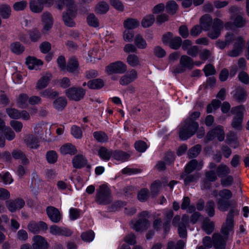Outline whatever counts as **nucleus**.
<instances>
[{
  "mask_svg": "<svg viewBox=\"0 0 249 249\" xmlns=\"http://www.w3.org/2000/svg\"><path fill=\"white\" fill-rule=\"evenodd\" d=\"M10 124L17 132H20L23 127L22 123L18 121H11L10 122Z\"/></svg>",
  "mask_w": 249,
  "mask_h": 249,
  "instance_id": "62",
  "label": "nucleus"
},
{
  "mask_svg": "<svg viewBox=\"0 0 249 249\" xmlns=\"http://www.w3.org/2000/svg\"><path fill=\"white\" fill-rule=\"evenodd\" d=\"M137 78V71L134 70H132L121 77L120 83L122 85H126L134 81Z\"/></svg>",
  "mask_w": 249,
  "mask_h": 249,
  "instance_id": "15",
  "label": "nucleus"
},
{
  "mask_svg": "<svg viewBox=\"0 0 249 249\" xmlns=\"http://www.w3.org/2000/svg\"><path fill=\"white\" fill-rule=\"evenodd\" d=\"M228 239V234H213V244L214 249H225Z\"/></svg>",
  "mask_w": 249,
  "mask_h": 249,
  "instance_id": "10",
  "label": "nucleus"
},
{
  "mask_svg": "<svg viewBox=\"0 0 249 249\" xmlns=\"http://www.w3.org/2000/svg\"><path fill=\"white\" fill-rule=\"evenodd\" d=\"M39 94L42 97L49 99H53L59 95L57 91L50 88L41 91Z\"/></svg>",
  "mask_w": 249,
  "mask_h": 249,
  "instance_id": "34",
  "label": "nucleus"
},
{
  "mask_svg": "<svg viewBox=\"0 0 249 249\" xmlns=\"http://www.w3.org/2000/svg\"><path fill=\"white\" fill-rule=\"evenodd\" d=\"M221 102L217 100L214 99L211 104L208 105L207 107V112L208 113H211L213 111L217 109L220 105Z\"/></svg>",
  "mask_w": 249,
  "mask_h": 249,
  "instance_id": "49",
  "label": "nucleus"
},
{
  "mask_svg": "<svg viewBox=\"0 0 249 249\" xmlns=\"http://www.w3.org/2000/svg\"><path fill=\"white\" fill-rule=\"evenodd\" d=\"M27 5V2L25 0H22L15 2L13 4V9L16 11L23 10Z\"/></svg>",
  "mask_w": 249,
  "mask_h": 249,
  "instance_id": "54",
  "label": "nucleus"
},
{
  "mask_svg": "<svg viewBox=\"0 0 249 249\" xmlns=\"http://www.w3.org/2000/svg\"><path fill=\"white\" fill-rule=\"evenodd\" d=\"M114 152L107 149L105 147H102L98 150V155L102 160L106 161L108 160L111 156H113Z\"/></svg>",
  "mask_w": 249,
  "mask_h": 249,
  "instance_id": "27",
  "label": "nucleus"
},
{
  "mask_svg": "<svg viewBox=\"0 0 249 249\" xmlns=\"http://www.w3.org/2000/svg\"><path fill=\"white\" fill-rule=\"evenodd\" d=\"M28 102H29V98L25 93L20 94L16 99V104L20 108L27 107L28 106Z\"/></svg>",
  "mask_w": 249,
  "mask_h": 249,
  "instance_id": "22",
  "label": "nucleus"
},
{
  "mask_svg": "<svg viewBox=\"0 0 249 249\" xmlns=\"http://www.w3.org/2000/svg\"><path fill=\"white\" fill-rule=\"evenodd\" d=\"M200 112L195 111L179 127V136L182 140H186L192 136L198 128V124L195 120L200 116Z\"/></svg>",
  "mask_w": 249,
  "mask_h": 249,
  "instance_id": "1",
  "label": "nucleus"
},
{
  "mask_svg": "<svg viewBox=\"0 0 249 249\" xmlns=\"http://www.w3.org/2000/svg\"><path fill=\"white\" fill-rule=\"evenodd\" d=\"M11 12V7L7 4L0 6V15L3 18L6 19L10 17Z\"/></svg>",
  "mask_w": 249,
  "mask_h": 249,
  "instance_id": "37",
  "label": "nucleus"
},
{
  "mask_svg": "<svg viewBox=\"0 0 249 249\" xmlns=\"http://www.w3.org/2000/svg\"><path fill=\"white\" fill-rule=\"evenodd\" d=\"M80 216V211L77 209L71 208L69 210V217L71 220L78 219Z\"/></svg>",
  "mask_w": 249,
  "mask_h": 249,
  "instance_id": "58",
  "label": "nucleus"
},
{
  "mask_svg": "<svg viewBox=\"0 0 249 249\" xmlns=\"http://www.w3.org/2000/svg\"><path fill=\"white\" fill-rule=\"evenodd\" d=\"M26 146L30 149H37L38 147L37 139L32 134L27 135L24 140Z\"/></svg>",
  "mask_w": 249,
  "mask_h": 249,
  "instance_id": "18",
  "label": "nucleus"
},
{
  "mask_svg": "<svg viewBox=\"0 0 249 249\" xmlns=\"http://www.w3.org/2000/svg\"><path fill=\"white\" fill-rule=\"evenodd\" d=\"M60 151L62 154L73 155L76 153V149L75 146L71 144L67 143L62 146L60 149Z\"/></svg>",
  "mask_w": 249,
  "mask_h": 249,
  "instance_id": "30",
  "label": "nucleus"
},
{
  "mask_svg": "<svg viewBox=\"0 0 249 249\" xmlns=\"http://www.w3.org/2000/svg\"><path fill=\"white\" fill-rule=\"evenodd\" d=\"M180 66L176 69V71L178 73L183 72L185 69H191L194 65L192 59L187 55H182L180 59Z\"/></svg>",
  "mask_w": 249,
  "mask_h": 249,
  "instance_id": "11",
  "label": "nucleus"
},
{
  "mask_svg": "<svg viewBox=\"0 0 249 249\" xmlns=\"http://www.w3.org/2000/svg\"><path fill=\"white\" fill-rule=\"evenodd\" d=\"M134 43L136 47L139 49H145L147 46L146 40L140 34H137L135 36Z\"/></svg>",
  "mask_w": 249,
  "mask_h": 249,
  "instance_id": "26",
  "label": "nucleus"
},
{
  "mask_svg": "<svg viewBox=\"0 0 249 249\" xmlns=\"http://www.w3.org/2000/svg\"><path fill=\"white\" fill-rule=\"evenodd\" d=\"M67 104V100L64 97H59L53 102V107L57 110L63 109Z\"/></svg>",
  "mask_w": 249,
  "mask_h": 249,
  "instance_id": "29",
  "label": "nucleus"
},
{
  "mask_svg": "<svg viewBox=\"0 0 249 249\" xmlns=\"http://www.w3.org/2000/svg\"><path fill=\"white\" fill-rule=\"evenodd\" d=\"M78 70V63L77 60L74 57L69 59L67 65L66 71L74 73L77 72Z\"/></svg>",
  "mask_w": 249,
  "mask_h": 249,
  "instance_id": "23",
  "label": "nucleus"
},
{
  "mask_svg": "<svg viewBox=\"0 0 249 249\" xmlns=\"http://www.w3.org/2000/svg\"><path fill=\"white\" fill-rule=\"evenodd\" d=\"M217 136L219 141H222L225 138L224 132L221 126H217L214 129L210 131L206 136V139L208 141L212 140Z\"/></svg>",
  "mask_w": 249,
  "mask_h": 249,
  "instance_id": "12",
  "label": "nucleus"
},
{
  "mask_svg": "<svg viewBox=\"0 0 249 249\" xmlns=\"http://www.w3.org/2000/svg\"><path fill=\"white\" fill-rule=\"evenodd\" d=\"M126 62L127 64L132 67L140 66L142 63L139 56L135 54L128 55L126 58Z\"/></svg>",
  "mask_w": 249,
  "mask_h": 249,
  "instance_id": "25",
  "label": "nucleus"
},
{
  "mask_svg": "<svg viewBox=\"0 0 249 249\" xmlns=\"http://www.w3.org/2000/svg\"><path fill=\"white\" fill-rule=\"evenodd\" d=\"M244 43V40L241 37L237 38L235 43V48L229 53V55L231 56H237L241 51L242 46Z\"/></svg>",
  "mask_w": 249,
  "mask_h": 249,
  "instance_id": "20",
  "label": "nucleus"
},
{
  "mask_svg": "<svg viewBox=\"0 0 249 249\" xmlns=\"http://www.w3.org/2000/svg\"><path fill=\"white\" fill-rule=\"evenodd\" d=\"M238 211L234 209H231L227 216L225 223L223 224L222 227L223 233H229L233 231L234 220L233 216L234 214H238Z\"/></svg>",
  "mask_w": 249,
  "mask_h": 249,
  "instance_id": "7",
  "label": "nucleus"
},
{
  "mask_svg": "<svg viewBox=\"0 0 249 249\" xmlns=\"http://www.w3.org/2000/svg\"><path fill=\"white\" fill-rule=\"evenodd\" d=\"M0 179L5 184H10L13 182V179L8 172L4 173L3 175L0 174Z\"/></svg>",
  "mask_w": 249,
  "mask_h": 249,
  "instance_id": "60",
  "label": "nucleus"
},
{
  "mask_svg": "<svg viewBox=\"0 0 249 249\" xmlns=\"http://www.w3.org/2000/svg\"><path fill=\"white\" fill-rule=\"evenodd\" d=\"M73 167L77 168H81L87 163V160L82 155H77L72 160Z\"/></svg>",
  "mask_w": 249,
  "mask_h": 249,
  "instance_id": "32",
  "label": "nucleus"
},
{
  "mask_svg": "<svg viewBox=\"0 0 249 249\" xmlns=\"http://www.w3.org/2000/svg\"><path fill=\"white\" fill-rule=\"evenodd\" d=\"M212 195L217 197L216 203L217 208L221 211L225 212L230 206V202L228 201L232 196V192L228 189H223L219 192L213 191Z\"/></svg>",
  "mask_w": 249,
  "mask_h": 249,
  "instance_id": "3",
  "label": "nucleus"
},
{
  "mask_svg": "<svg viewBox=\"0 0 249 249\" xmlns=\"http://www.w3.org/2000/svg\"><path fill=\"white\" fill-rule=\"evenodd\" d=\"M212 23V18L209 15H205L200 19V23L201 27L204 30H208Z\"/></svg>",
  "mask_w": 249,
  "mask_h": 249,
  "instance_id": "28",
  "label": "nucleus"
},
{
  "mask_svg": "<svg viewBox=\"0 0 249 249\" xmlns=\"http://www.w3.org/2000/svg\"><path fill=\"white\" fill-rule=\"evenodd\" d=\"M127 70L126 65L123 62L118 61L112 63L106 68V72L108 74L113 73H123Z\"/></svg>",
  "mask_w": 249,
  "mask_h": 249,
  "instance_id": "8",
  "label": "nucleus"
},
{
  "mask_svg": "<svg viewBox=\"0 0 249 249\" xmlns=\"http://www.w3.org/2000/svg\"><path fill=\"white\" fill-rule=\"evenodd\" d=\"M58 3V8L62 10L63 6H66V11L63 14L62 18L64 24L69 27L75 26L74 18L76 17L75 6L73 0H57Z\"/></svg>",
  "mask_w": 249,
  "mask_h": 249,
  "instance_id": "2",
  "label": "nucleus"
},
{
  "mask_svg": "<svg viewBox=\"0 0 249 249\" xmlns=\"http://www.w3.org/2000/svg\"><path fill=\"white\" fill-rule=\"evenodd\" d=\"M134 32L132 30L126 29L124 31L123 37L124 41L130 42L134 39Z\"/></svg>",
  "mask_w": 249,
  "mask_h": 249,
  "instance_id": "46",
  "label": "nucleus"
},
{
  "mask_svg": "<svg viewBox=\"0 0 249 249\" xmlns=\"http://www.w3.org/2000/svg\"><path fill=\"white\" fill-rule=\"evenodd\" d=\"M94 138L99 142H104L107 141L108 137L103 132H95L93 133Z\"/></svg>",
  "mask_w": 249,
  "mask_h": 249,
  "instance_id": "48",
  "label": "nucleus"
},
{
  "mask_svg": "<svg viewBox=\"0 0 249 249\" xmlns=\"http://www.w3.org/2000/svg\"><path fill=\"white\" fill-rule=\"evenodd\" d=\"M6 139L8 141H12L15 138V132L8 126H5L3 129Z\"/></svg>",
  "mask_w": 249,
  "mask_h": 249,
  "instance_id": "45",
  "label": "nucleus"
},
{
  "mask_svg": "<svg viewBox=\"0 0 249 249\" xmlns=\"http://www.w3.org/2000/svg\"><path fill=\"white\" fill-rule=\"evenodd\" d=\"M203 166V163L201 161L197 162L196 160H193L186 165L185 172L189 174L195 169L200 170Z\"/></svg>",
  "mask_w": 249,
  "mask_h": 249,
  "instance_id": "19",
  "label": "nucleus"
},
{
  "mask_svg": "<svg viewBox=\"0 0 249 249\" xmlns=\"http://www.w3.org/2000/svg\"><path fill=\"white\" fill-rule=\"evenodd\" d=\"M206 211L210 216H213L214 214V202L213 201H209L206 205Z\"/></svg>",
  "mask_w": 249,
  "mask_h": 249,
  "instance_id": "53",
  "label": "nucleus"
},
{
  "mask_svg": "<svg viewBox=\"0 0 249 249\" xmlns=\"http://www.w3.org/2000/svg\"><path fill=\"white\" fill-rule=\"evenodd\" d=\"M243 118L237 117V116H234L232 121L231 125L232 127L236 130H240L242 128V123Z\"/></svg>",
  "mask_w": 249,
  "mask_h": 249,
  "instance_id": "41",
  "label": "nucleus"
},
{
  "mask_svg": "<svg viewBox=\"0 0 249 249\" xmlns=\"http://www.w3.org/2000/svg\"><path fill=\"white\" fill-rule=\"evenodd\" d=\"M165 8L168 13L173 15L178 10V5L175 1L170 0L167 2Z\"/></svg>",
  "mask_w": 249,
  "mask_h": 249,
  "instance_id": "36",
  "label": "nucleus"
},
{
  "mask_svg": "<svg viewBox=\"0 0 249 249\" xmlns=\"http://www.w3.org/2000/svg\"><path fill=\"white\" fill-rule=\"evenodd\" d=\"M233 179L232 176H228L222 178L221 180V184L224 187L231 185L233 183Z\"/></svg>",
  "mask_w": 249,
  "mask_h": 249,
  "instance_id": "63",
  "label": "nucleus"
},
{
  "mask_svg": "<svg viewBox=\"0 0 249 249\" xmlns=\"http://www.w3.org/2000/svg\"><path fill=\"white\" fill-rule=\"evenodd\" d=\"M85 94V90L81 87H72L65 91L66 96L69 99L75 101H79L83 99Z\"/></svg>",
  "mask_w": 249,
  "mask_h": 249,
  "instance_id": "5",
  "label": "nucleus"
},
{
  "mask_svg": "<svg viewBox=\"0 0 249 249\" xmlns=\"http://www.w3.org/2000/svg\"><path fill=\"white\" fill-rule=\"evenodd\" d=\"M26 64L30 70H37L42 66L43 63L40 60L33 56H28L26 60Z\"/></svg>",
  "mask_w": 249,
  "mask_h": 249,
  "instance_id": "17",
  "label": "nucleus"
},
{
  "mask_svg": "<svg viewBox=\"0 0 249 249\" xmlns=\"http://www.w3.org/2000/svg\"><path fill=\"white\" fill-rule=\"evenodd\" d=\"M245 111V108L244 107L242 106H239L233 107L231 108V113L235 115V116H237V117H242L243 118V114Z\"/></svg>",
  "mask_w": 249,
  "mask_h": 249,
  "instance_id": "43",
  "label": "nucleus"
},
{
  "mask_svg": "<svg viewBox=\"0 0 249 249\" xmlns=\"http://www.w3.org/2000/svg\"><path fill=\"white\" fill-rule=\"evenodd\" d=\"M32 247L33 249H48L49 244L44 237L40 235H36L33 238Z\"/></svg>",
  "mask_w": 249,
  "mask_h": 249,
  "instance_id": "13",
  "label": "nucleus"
},
{
  "mask_svg": "<svg viewBox=\"0 0 249 249\" xmlns=\"http://www.w3.org/2000/svg\"><path fill=\"white\" fill-rule=\"evenodd\" d=\"M46 212L48 217L53 222L57 223L60 220L61 215L57 209L53 206H49L47 208Z\"/></svg>",
  "mask_w": 249,
  "mask_h": 249,
  "instance_id": "14",
  "label": "nucleus"
},
{
  "mask_svg": "<svg viewBox=\"0 0 249 249\" xmlns=\"http://www.w3.org/2000/svg\"><path fill=\"white\" fill-rule=\"evenodd\" d=\"M148 196V190L146 189H143L138 193V198L141 201H144L147 200Z\"/></svg>",
  "mask_w": 249,
  "mask_h": 249,
  "instance_id": "61",
  "label": "nucleus"
},
{
  "mask_svg": "<svg viewBox=\"0 0 249 249\" xmlns=\"http://www.w3.org/2000/svg\"><path fill=\"white\" fill-rule=\"evenodd\" d=\"M108 5L106 2L103 1L99 2L95 7L96 12L100 14L106 13L108 11Z\"/></svg>",
  "mask_w": 249,
  "mask_h": 249,
  "instance_id": "40",
  "label": "nucleus"
},
{
  "mask_svg": "<svg viewBox=\"0 0 249 249\" xmlns=\"http://www.w3.org/2000/svg\"><path fill=\"white\" fill-rule=\"evenodd\" d=\"M71 133L76 139H81L82 137V131L80 127L73 125L71 128Z\"/></svg>",
  "mask_w": 249,
  "mask_h": 249,
  "instance_id": "52",
  "label": "nucleus"
},
{
  "mask_svg": "<svg viewBox=\"0 0 249 249\" xmlns=\"http://www.w3.org/2000/svg\"><path fill=\"white\" fill-rule=\"evenodd\" d=\"M104 83L101 79H96L93 80H90L88 82V86L91 89H96L102 88Z\"/></svg>",
  "mask_w": 249,
  "mask_h": 249,
  "instance_id": "35",
  "label": "nucleus"
},
{
  "mask_svg": "<svg viewBox=\"0 0 249 249\" xmlns=\"http://www.w3.org/2000/svg\"><path fill=\"white\" fill-rule=\"evenodd\" d=\"M216 171L219 177H222L224 175L229 174L231 172V170L229 167H228L226 165L221 164L217 168Z\"/></svg>",
  "mask_w": 249,
  "mask_h": 249,
  "instance_id": "47",
  "label": "nucleus"
},
{
  "mask_svg": "<svg viewBox=\"0 0 249 249\" xmlns=\"http://www.w3.org/2000/svg\"><path fill=\"white\" fill-rule=\"evenodd\" d=\"M96 201L99 204H107L111 200L110 191L106 185H102L97 191Z\"/></svg>",
  "mask_w": 249,
  "mask_h": 249,
  "instance_id": "4",
  "label": "nucleus"
},
{
  "mask_svg": "<svg viewBox=\"0 0 249 249\" xmlns=\"http://www.w3.org/2000/svg\"><path fill=\"white\" fill-rule=\"evenodd\" d=\"M12 52L16 54H20L24 51V47L19 42L12 43L10 46Z\"/></svg>",
  "mask_w": 249,
  "mask_h": 249,
  "instance_id": "42",
  "label": "nucleus"
},
{
  "mask_svg": "<svg viewBox=\"0 0 249 249\" xmlns=\"http://www.w3.org/2000/svg\"><path fill=\"white\" fill-rule=\"evenodd\" d=\"M50 80V77L49 75H45L41 77L36 83V89L39 90L47 87L49 83Z\"/></svg>",
  "mask_w": 249,
  "mask_h": 249,
  "instance_id": "31",
  "label": "nucleus"
},
{
  "mask_svg": "<svg viewBox=\"0 0 249 249\" xmlns=\"http://www.w3.org/2000/svg\"><path fill=\"white\" fill-rule=\"evenodd\" d=\"M147 215L148 213L146 212H142L140 214V219L135 222H132L131 227L137 232L142 231L147 229L149 226V223L146 218Z\"/></svg>",
  "mask_w": 249,
  "mask_h": 249,
  "instance_id": "6",
  "label": "nucleus"
},
{
  "mask_svg": "<svg viewBox=\"0 0 249 249\" xmlns=\"http://www.w3.org/2000/svg\"><path fill=\"white\" fill-rule=\"evenodd\" d=\"M87 21L90 26L97 28L99 26V20L93 14H89L87 16Z\"/></svg>",
  "mask_w": 249,
  "mask_h": 249,
  "instance_id": "38",
  "label": "nucleus"
},
{
  "mask_svg": "<svg viewBox=\"0 0 249 249\" xmlns=\"http://www.w3.org/2000/svg\"><path fill=\"white\" fill-rule=\"evenodd\" d=\"M47 160L50 163H54L57 160V155L54 151H50L46 154Z\"/></svg>",
  "mask_w": 249,
  "mask_h": 249,
  "instance_id": "56",
  "label": "nucleus"
},
{
  "mask_svg": "<svg viewBox=\"0 0 249 249\" xmlns=\"http://www.w3.org/2000/svg\"><path fill=\"white\" fill-rule=\"evenodd\" d=\"M30 10L35 13H41L44 8V6L37 0H31L29 2Z\"/></svg>",
  "mask_w": 249,
  "mask_h": 249,
  "instance_id": "24",
  "label": "nucleus"
},
{
  "mask_svg": "<svg viewBox=\"0 0 249 249\" xmlns=\"http://www.w3.org/2000/svg\"><path fill=\"white\" fill-rule=\"evenodd\" d=\"M246 93L243 89H238L234 94V98L239 102L242 101L245 98Z\"/></svg>",
  "mask_w": 249,
  "mask_h": 249,
  "instance_id": "59",
  "label": "nucleus"
},
{
  "mask_svg": "<svg viewBox=\"0 0 249 249\" xmlns=\"http://www.w3.org/2000/svg\"><path fill=\"white\" fill-rule=\"evenodd\" d=\"M41 22L43 26L42 32L47 34L53 25V18L50 13L45 12L41 15Z\"/></svg>",
  "mask_w": 249,
  "mask_h": 249,
  "instance_id": "9",
  "label": "nucleus"
},
{
  "mask_svg": "<svg viewBox=\"0 0 249 249\" xmlns=\"http://www.w3.org/2000/svg\"><path fill=\"white\" fill-rule=\"evenodd\" d=\"M135 147L138 152H143L147 148V145L144 142L139 141L135 142Z\"/></svg>",
  "mask_w": 249,
  "mask_h": 249,
  "instance_id": "55",
  "label": "nucleus"
},
{
  "mask_svg": "<svg viewBox=\"0 0 249 249\" xmlns=\"http://www.w3.org/2000/svg\"><path fill=\"white\" fill-rule=\"evenodd\" d=\"M51 233H68L69 231L66 228H60L56 226H53L50 227Z\"/></svg>",
  "mask_w": 249,
  "mask_h": 249,
  "instance_id": "57",
  "label": "nucleus"
},
{
  "mask_svg": "<svg viewBox=\"0 0 249 249\" xmlns=\"http://www.w3.org/2000/svg\"><path fill=\"white\" fill-rule=\"evenodd\" d=\"M130 157V154L123 151H115L113 154V157L117 160L124 161Z\"/></svg>",
  "mask_w": 249,
  "mask_h": 249,
  "instance_id": "39",
  "label": "nucleus"
},
{
  "mask_svg": "<svg viewBox=\"0 0 249 249\" xmlns=\"http://www.w3.org/2000/svg\"><path fill=\"white\" fill-rule=\"evenodd\" d=\"M24 205V201L22 199L18 198L8 201L7 203V207L10 212H14L21 209Z\"/></svg>",
  "mask_w": 249,
  "mask_h": 249,
  "instance_id": "16",
  "label": "nucleus"
},
{
  "mask_svg": "<svg viewBox=\"0 0 249 249\" xmlns=\"http://www.w3.org/2000/svg\"><path fill=\"white\" fill-rule=\"evenodd\" d=\"M181 42L182 40L180 37L173 36L169 44V46L173 49L177 50L180 47Z\"/></svg>",
  "mask_w": 249,
  "mask_h": 249,
  "instance_id": "44",
  "label": "nucleus"
},
{
  "mask_svg": "<svg viewBox=\"0 0 249 249\" xmlns=\"http://www.w3.org/2000/svg\"><path fill=\"white\" fill-rule=\"evenodd\" d=\"M201 147L199 145H196L191 148L188 152V156L190 158L197 157L200 153Z\"/></svg>",
  "mask_w": 249,
  "mask_h": 249,
  "instance_id": "50",
  "label": "nucleus"
},
{
  "mask_svg": "<svg viewBox=\"0 0 249 249\" xmlns=\"http://www.w3.org/2000/svg\"><path fill=\"white\" fill-rule=\"evenodd\" d=\"M155 17L153 15L150 14L144 16L142 20V26L143 28H148L152 25L155 21Z\"/></svg>",
  "mask_w": 249,
  "mask_h": 249,
  "instance_id": "33",
  "label": "nucleus"
},
{
  "mask_svg": "<svg viewBox=\"0 0 249 249\" xmlns=\"http://www.w3.org/2000/svg\"><path fill=\"white\" fill-rule=\"evenodd\" d=\"M123 25L125 29L131 30L138 27L140 22L136 18H128L124 21Z\"/></svg>",
  "mask_w": 249,
  "mask_h": 249,
  "instance_id": "21",
  "label": "nucleus"
},
{
  "mask_svg": "<svg viewBox=\"0 0 249 249\" xmlns=\"http://www.w3.org/2000/svg\"><path fill=\"white\" fill-rule=\"evenodd\" d=\"M39 49L41 53H46L51 49V44L48 42H43L39 46Z\"/></svg>",
  "mask_w": 249,
  "mask_h": 249,
  "instance_id": "64",
  "label": "nucleus"
},
{
  "mask_svg": "<svg viewBox=\"0 0 249 249\" xmlns=\"http://www.w3.org/2000/svg\"><path fill=\"white\" fill-rule=\"evenodd\" d=\"M6 112L8 116L12 119H20V111L15 108H7Z\"/></svg>",
  "mask_w": 249,
  "mask_h": 249,
  "instance_id": "51",
  "label": "nucleus"
}]
</instances>
